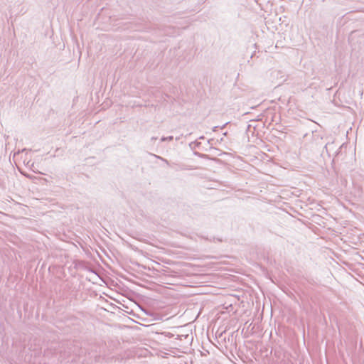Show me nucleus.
Here are the masks:
<instances>
[{
	"instance_id": "nucleus-2",
	"label": "nucleus",
	"mask_w": 364,
	"mask_h": 364,
	"mask_svg": "<svg viewBox=\"0 0 364 364\" xmlns=\"http://www.w3.org/2000/svg\"><path fill=\"white\" fill-rule=\"evenodd\" d=\"M173 139V137L172 136H167V137H162L161 139V141H172Z\"/></svg>"
},
{
	"instance_id": "nucleus-3",
	"label": "nucleus",
	"mask_w": 364,
	"mask_h": 364,
	"mask_svg": "<svg viewBox=\"0 0 364 364\" xmlns=\"http://www.w3.org/2000/svg\"><path fill=\"white\" fill-rule=\"evenodd\" d=\"M153 156H154L156 158L159 159L160 160L164 161L166 164H168V161L166 159H165L159 156L155 155V154H153Z\"/></svg>"
},
{
	"instance_id": "nucleus-4",
	"label": "nucleus",
	"mask_w": 364,
	"mask_h": 364,
	"mask_svg": "<svg viewBox=\"0 0 364 364\" xmlns=\"http://www.w3.org/2000/svg\"><path fill=\"white\" fill-rule=\"evenodd\" d=\"M156 139H157L156 137H152L151 139V141H153V140H156Z\"/></svg>"
},
{
	"instance_id": "nucleus-1",
	"label": "nucleus",
	"mask_w": 364,
	"mask_h": 364,
	"mask_svg": "<svg viewBox=\"0 0 364 364\" xmlns=\"http://www.w3.org/2000/svg\"><path fill=\"white\" fill-rule=\"evenodd\" d=\"M189 146H190L191 149L194 151V154L196 155H198L200 157H203V154L199 153L196 150L197 149H200V146H201V142L198 141H193V142L190 143Z\"/></svg>"
}]
</instances>
